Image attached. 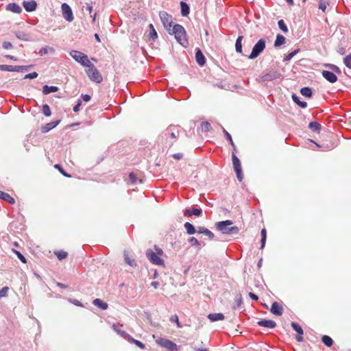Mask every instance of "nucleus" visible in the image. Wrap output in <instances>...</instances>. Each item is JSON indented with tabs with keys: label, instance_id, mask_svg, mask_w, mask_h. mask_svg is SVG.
Returning a JSON list of instances; mask_svg holds the SVG:
<instances>
[{
	"label": "nucleus",
	"instance_id": "nucleus-18",
	"mask_svg": "<svg viewBox=\"0 0 351 351\" xmlns=\"http://www.w3.org/2000/svg\"><path fill=\"white\" fill-rule=\"evenodd\" d=\"M196 62L199 66H204L205 64V57L199 49H196L195 52Z\"/></svg>",
	"mask_w": 351,
	"mask_h": 351
},
{
	"label": "nucleus",
	"instance_id": "nucleus-16",
	"mask_svg": "<svg viewBox=\"0 0 351 351\" xmlns=\"http://www.w3.org/2000/svg\"><path fill=\"white\" fill-rule=\"evenodd\" d=\"M322 73V76L330 83H335L337 80V77L336 75L331 71H323Z\"/></svg>",
	"mask_w": 351,
	"mask_h": 351
},
{
	"label": "nucleus",
	"instance_id": "nucleus-53",
	"mask_svg": "<svg viewBox=\"0 0 351 351\" xmlns=\"http://www.w3.org/2000/svg\"><path fill=\"white\" fill-rule=\"evenodd\" d=\"M38 73L36 72H33L25 75L24 79H34L38 77Z\"/></svg>",
	"mask_w": 351,
	"mask_h": 351
},
{
	"label": "nucleus",
	"instance_id": "nucleus-23",
	"mask_svg": "<svg viewBox=\"0 0 351 351\" xmlns=\"http://www.w3.org/2000/svg\"><path fill=\"white\" fill-rule=\"evenodd\" d=\"M93 304L102 310H106L108 307V304L99 298L95 299Z\"/></svg>",
	"mask_w": 351,
	"mask_h": 351
},
{
	"label": "nucleus",
	"instance_id": "nucleus-2",
	"mask_svg": "<svg viewBox=\"0 0 351 351\" xmlns=\"http://www.w3.org/2000/svg\"><path fill=\"white\" fill-rule=\"evenodd\" d=\"M85 68L86 73L92 82L99 84L103 81L101 74L91 62Z\"/></svg>",
	"mask_w": 351,
	"mask_h": 351
},
{
	"label": "nucleus",
	"instance_id": "nucleus-1",
	"mask_svg": "<svg viewBox=\"0 0 351 351\" xmlns=\"http://www.w3.org/2000/svg\"><path fill=\"white\" fill-rule=\"evenodd\" d=\"M233 224L230 220L219 221L216 223V228L218 230L224 234H237L239 233V229L237 226H231Z\"/></svg>",
	"mask_w": 351,
	"mask_h": 351
},
{
	"label": "nucleus",
	"instance_id": "nucleus-8",
	"mask_svg": "<svg viewBox=\"0 0 351 351\" xmlns=\"http://www.w3.org/2000/svg\"><path fill=\"white\" fill-rule=\"evenodd\" d=\"M181 128L178 125H170L165 132V135L171 139H177L180 135Z\"/></svg>",
	"mask_w": 351,
	"mask_h": 351
},
{
	"label": "nucleus",
	"instance_id": "nucleus-14",
	"mask_svg": "<svg viewBox=\"0 0 351 351\" xmlns=\"http://www.w3.org/2000/svg\"><path fill=\"white\" fill-rule=\"evenodd\" d=\"M270 311L275 315L280 316L283 313V308L281 304H280L277 302H274L271 304V307L270 308Z\"/></svg>",
	"mask_w": 351,
	"mask_h": 351
},
{
	"label": "nucleus",
	"instance_id": "nucleus-11",
	"mask_svg": "<svg viewBox=\"0 0 351 351\" xmlns=\"http://www.w3.org/2000/svg\"><path fill=\"white\" fill-rule=\"evenodd\" d=\"M257 325L261 327L274 328L276 326V323L271 319H263L257 322Z\"/></svg>",
	"mask_w": 351,
	"mask_h": 351
},
{
	"label": "nucleus",
	"instance_id": "nucleus-29",
	"mask_svg": "<svg viewBox=\"0 0 351 351\" xmlns=\"http://www.w3.org/2000/svg\"><path fill=\"white\" fill-rule=\"evenodd\" d=\"M184 228L186 230V233L189 235L193 234L197 232L195 227L189 222H186L184 224Z\"/></svg>",
	"mask_w": 351,
	"mask_h": 351
},
{
	"label": "nucleus",
	"instance_id": "nucleus-38",
	"mask_svg": "<svg viewBox=\"0 0 351 351\" xmlns=\"http://www.w3.org/2000/svg\"><path fill=\"white\" fill-rule=\"evenodd\" d=\"M54 51H55V49L53 47H42L40 49L38 53L40 56H43V55H46L49 52L54 53Z\"/></svg>",
	"mask_w": 351,
	"mask_h": 351
},
{
	"label": "nucleus",
	"instance_id": "nucleus-59",
	"mask_svg": "<svg viewBox=\"0 0 351 351\" xmlns=\"http://www.w3.org/2000/svg\"><path fill=\"white\" fill-rule=\"evenodd\" d=\"M82 98L84 101H89L90 100V96L89 95L85 94L82 95Z\"/></svg>",
	"mask_w": 351,
	"mask_h": 351
},
{
	"label": "nucleus",
	"instance_id": "nucleus-41",
	"mask_svg": "<svg viewBox=\"0 0 351 351\" xmlns=\"http://www.w3.org/2000/svg\"><path fill=\"white\" fill-rule=\"evenodd\" d=\"M149 27L150 29V32L149 34V38H151L152 40H155L157 38V32L155 30L154 25L152 24H150L149 25Z\"/></svg>",
	"mask_w": 351,
	"mask_h": 351
},
{
	"label": "nucleus",
	"instance_id": "nucleus-26",
	"mask_svg": "<svg viewBox=\"0 0 351 351\" xmlns=\"http://www.w3.org/2000/svg\"><path fill=\"white\" fill-rule=\"evenodd\" d=\"M124 258H125V261L126 263L128 265H130L132 267H136L137 266L136 261L134 259L132 258L131 257H130L129 253L126 251L124 252Z\"/></svg>",
	"mask_w": 351,
	"mask_h": 351
},
{
	"label": "nucleus",
	"instance_id": "nucleus-50",
	"mask_svg": "<svg viewBox=\"0 0 351 351\" xmlns=\"http://www.w3.org/2000/svg\"><path fill=\"white\" fill-rule=\"evenodd\" d=\"M170 321L171 322L176 323L178 328H181L182 327V326H181V324H180V323L179 322L178 316L177 315H174L171 316V318H170Z\"/></svg>",
	"mask_w": 351,
	"mask_h": 351
},
{
	"label": "nucleus",
	"instance_id": "nucleus-37",
	"mask_svg": "<svg viewBox=\"0 0 351 351\" xmlns=\"http://www.w3.org/2000/svg\"><path fill=\"white\" fill-rule=\"evenodd\" d=\"M329 5V0H319V9L325 12L327 6Z\"/></svg>",
	"mask_w": 351,
	"mask_h": 351
},
{
	"label": "nucleus",
	"instance_id": "nucleus-34",
	"mask_svg": "<svg viewBox=\"0 0 351 351\" xmlns=\"http://www.w3.org/2000/svg\"><path fill=\"white\" fill-rule=\"evenodd\" d=\"M54 254L60 261L65 259L68 256V253L63 250L55 251Z\"/></svg>",
	"mask_w": 351,
	"mask_h": 351
},
{
	"label": "nucleus",
	"instance_id": "nucleus-31",
	"mask_svg": "<svg viewBox=\"0 0 351 351\" xmlns=\"http://www.w3.org/2000/svg\"><path fill=\"white\" fill-rule=\"evenodd\" d=\"M243 36H239L237 38V39L236 40V43H235L236 51L239 53H242V40H243Z\"/></svg>",
	"mask_w": 351,
	"mask_h": 351
},
{
	"label": "nucleus",
	"instance_id": "nucleus-58",
	"mask_svg": "<svg viewBox=\"0 0 351 351\" xmlns=\"http://www.w3.org/2000/svg\"><path fill=\"white\" fill-rule=\"evenodd\" d=\"M82 105V101H79L78 103L73 107V111L77 112L80 110V108Z\"/></svg>",
	"mask_w": 351,
	"mask_h": 351
},
{
	"label": "nucleus",
	"instance_id": "nucleus-36",
	"mask_svg": "<svg viewBox=\"0 0 351 351\" xmlns=\"http://www.w3.org/2000/svg\"><path fill=\"white\" fill-rule=\"evenodd\" d=\"M300 93L304 96V97H312V90L310 88L308 87H304V88H302L301 90H300Z\"/></svg>",
	"mask_w": 351,
	"mask_h": 351
},
{
	"label": "nucleus",
	"instance_id": "nucleus-55",
	"mask_svg": "<svg viewBox=\"0 0 351 351\" xmlns=\"http://www.w3.org/2000/svg\"><path fill=\"white\" fill-rule=\"evenodd\" d=\"M298 52V50H295L290 53H289L286 58H285V60H289L290 59H291Z\"/></svg>",
	"mask_w": 351,
	"mask_h": 351
},
{
	"label": "nucleus",
	"instance_id": "nucleus-60",
	"mask_svg": "<svg viewBox=\"0 0 351 351\" xmlns=\"http://www.w3.org/2000/svg\"><path fill=\"white\" fill-rule=\"evenodd\" d=\"M173 157L176 159V160H180L181 158H182L183 157V155L182 154H180V153H178V154H175L173 155Z\"/></svg>",
	"mask_w": 351,
	"mask_h": 351
},
{
	"label": "nucleus",
	"instance_id": "nucleus-46",
	"mask_svg": "<svg viewBox=\"0 0 351 351\" xmlns=\"http://www.w3.org/2000/svg\"><path fill=\"white\" fill-rule=\"evenodd\" d=\"M278 24L279 28L282 32H288V28H287V25L285 23L283 20L281 19V20L278 21Z\"/></svg>",
	"mask_w": 351,
	"mask_h": 351
},
{
	"label": "nucleus",
	"instance_id": "nucleus-39",
	"mask_svg": "<svg viewBox=\"0 0 351 351\" xmlns=\"http://www.w3.org/2000/svg\"><path fill=\"white\" fill-rule=\"evenodd\" d=\"M322 341L328 347H330L333 343L332 339L328 335H324Z\"/></svg>",
	"mask_w": 351,
	"mask_h": 351
},
{
	"label": "nucleus",
	"instance_id": "nucleus-54",
	"mask_svg": "<svg viewBox=\"0 0 351 351\" xmlns=\"http://www.w3.org/2000/svg\"><path fill=\"white\" fill-rule=\"evenodd\" d=\"M129 178H130V182L132 184H136V183L137 178H136V175L134 173H130Z\"/></svg>",
	"mask_w": 351,
	"mask_h": 351
},
{
	"label": "nucleus",
	"instance_id": "nucleus-40",
	"mask_svg": "<svg viewBox=\"0 0 351 351\" xmlns=\"http://www.w3.org/2000/svg\"><path fill=\"white\" fill-rule=\"evenodd\" d=\"M261 249H263L265 247V242H266V238H267V231H266L265 228H263L261 230Z\"/></svg>",
	"mask_w": 351,
	"mask_h": 351
},
{
	"label": "nucleus",
	"instance_id": "nucleus-43",
	"mask_svg": "<svg viewBox=\"0 0 351 351\" xmlns=\"http://www.w3.org/2000/svg\"><path fill=\"white\" fill-rule=\"evenodd\" d=\"M54 167L58 169L64 176L66 178H71V176L70 174H68L66 172L64 171L62 166L59 164H56L54 165Z\"/></svg>",
	"mask_w": 351,
	"mask_h": 351
},
{
	"label": "nucleus",
	"instance_id": "nucleus-47",
	"mask_svg": "<svg viewBox=\"0 0 351 351\" xmlns=\"http://www.w3.org/2000/svg\"><path fill=\"white\" fill-rule=\"evenodd\" d=\"M14 253L17 256V257L20 259V261L23 263H27V259L25 257L19 252L15 250H13Z\"/></svg>",
	"mask_w": 351,
	"mask_h": 351
},
{
	"label": "nucleus",
	"instance_id": "nucleus-4",
	"mask_svg": "<svg viewBox=\"0 0 351 351\" xmlns=\"http://www.w3.org/2000/svg\"><path fill=\"white\" fill-rule=\"evenodd\" d=\"M70 56L84 67H86L90 62L87 55L81 51L72 50L70 51Z\"/></svg>",
	"mask_w": 351,
	"mask_h": 351
},
{
	"label": "nucleus",
	"instance_id": "nucleus-33",
	"mask_svg": "<svg viewBox=\"0 0 351 351\" xmlns=\"http://www.w3.org/2000/svg\"><path fill=\"white\" fill-rule=\"evenodd\" d=\"M285 38L284 36L281 34H278L274 43L275 47H280L282 45L285 44Z\"/></svg>",
	"mask_w": 351,
	"mask_h": 351
},
{
	"label": "nucleus",
	"instance_id": "nucleus-30",
	"mask_svg": "<svg viewBox=\"0 0 351 351\" xmlns=\"http://www.w3.org/2000/svg\"><path fill=\"white\" fill-rule=\"evenodd\" d=\"M181 14L184 16H186L189 14V7L188 4L184 1L180 2Z\"/></svg>",
	"mask_w": 351,
	"mask_h": 351
},
{
	"label": "nucleus",
	"instance_id": "nucleus-52",
	"mask_svg": "<svg viewBox=\"0 0 351 351\" xmlns=\"http://www.w3.org/2000/svg\"><path fill=\"white\" fill-rule=\"evenodd\" d=\"M8 290L9 288L8 287H4L0 289V298L5 297L8 294Z\"/></svg>",
	"mask_w": 351,
	"mask_h": 351
},
{
	"label": "nucleus",
	"instance_id": "nucleus-22",
	"mask_svg": "<svg viewBox=\"0 0 351 351\" xmlns=\"http://www.w3.org/2000/svg\"><path fill=\"white\" fill-rule=\"evenodd\" d=\"M208 318L211 322H217L220 320H223L225 319V317L223 313H210L208 315Z\"/></svg>",
	"mask_w": 351,
	"mask_h": 351
},
{
	"label": "nucleus",
	"instance_id": "nucleus-7",
	"mask_svg": "<svg viewBox=\"0 0 351 351\" xmlns=\"http://www.w3.org/2000/svg\"><path fill=\"white\" fill-rule=\"evenodd\" d=\"M232 158L233 167L236 172L237 178L239 182H241L243 180V174L241 162L234 154H232Z\"/></svg>",
	"mask_w": 351,
	"mask_h": 351
},
{
	"label": "nucleus",
	"instance_id": "nucleus-25",
	"mask_svg": "<svg viewBox=\"0 0 351 351\" xmlns=\"http://www.w3.org/2000/svg\"><path fill=\"white\" fill-rule=\"evenodd\" d=\"M7 10L17 14L21 13L22 11L21 7L14 3H9L7 5Z\"/></svg>",
	"mask_w": 351,
	"mask_h": 351
},
{
	"label": "nucleus",
	"instance_id": "nucleus-61",
	"mask_svg": "<svg viewBox=\"0 0 351 351\" xmlns=\"http://www.w3.org/2000/svg\"><path fill=\"white\" fill-rule=\"evenodd\" d=\"M249 296H250L252 300H258V297L256 294H254V293H252V292H250V293H249Z\"/></svg>",
	"mask_w": 351,
	"mask_h": 351
},
{
	"label": "nucleus",
	"instance_id": "nucleus-6",
	"mask_svg": "<svg viewBox=\"0 0 351 351\" xmlns=\"http://www.w3.org/2000/svg\"><path fill=\"white\" fill-rule=\"evenodd\" d=\"M156 343L161 347L166 348L169 351H178L177 345L169 339L159 338L158 339L156 340Z\"/></svg>",
	"mask_w": 351,
	"mask_h": 351
},
{
	"label": "nucleus",
	"instance_id": "nucleus-5",
	"mask_svg": "<svg viewBox=\"0 0 351 351\" xmlns=\"http://www.w3.org/2000/svg\"><path fill=\"white\" fill-rule=\"evenodd\" d=\"M265 40L264 39H260L253 47L252 51L250 55L248 56V58L254 59L257 58L260 55V53L265 49Z\"/></svg>",
	"mask_w": 351,
	"mask_h": 351
},
{
	"label": "nucleus",
	"instance_id": "nucleus-45",
	"mask_svg": "<svg viewBox=\"0 0 351 351\" xmlns=\"http://www.w3.org/2000/svg\"><path fill=\"white\" fill-rule=\"evenodd\" d=\"M201 128L202 131H209L211 130L210 123L208 121H204L201 123Z\"/></svg>",
	"mask_w": 351,
	"mask_h": 351
},
{
	"label": "nucleus",
	"instance_id": "nucleus-62",
	"mask_svg": "<svg viewBox=\"0 0 351 351\" xmlns=\"http://www.w3.org/2000/svg\"><path fill=\"white\" fill-rule=\"evenodd\" d=\"M151 285H152L154 289H158V287H159L160 284H159V282H157V281H154V282H152L151 283Z\"/></svg>",
	"mask_w": 351,
	"mask_h": 351
},
{
	"label": "nucleus",
	"instance_id": "nucleus-17",
	"mask_svg": "<svg viewBox=\"0 0 351 351\" xmlns=\"http://www.w3.org/2000/svg\"><path fill=\"white\" fill-rule=\"evenodd\" d=\"M160 18L164 26L170 29V27H172L171 17L167 13L164 12L160 14Z\"/></svg>",
	"mask_w": 351,
	"mask_h": 351
},
{
	"label": "nucleus",
	"instance_id": "nucleus-19",
	"mask_svg": "<svg viewBox=\"0 0 351 351\" xmlns=\"http://www.w3.org/2000/svg\"><path fill=\"white\" fill-rule=\"evenodd\" d=\"M197 232L207 236L210 239H213L215 237L214 234L210 230L203 226L198 227Z\"/></svg>",
	"mask_w": 351,
	"mask_h": 351
},
{
	"label": "nucleus",
	"instance_id": "nucleus-10",
	"mask_svg": "<svg viewBox=\"0 0 351 351\" xmlns=\"http://www.w3.org/2000/svg\"><path fill=\"white\" fill-rule=\"evenodd\" d=\"M146 255L151 263L157 265H162L164 264L163 260L155 252L152 250H148L146 252Z\"/></svg>",
	"mask_w": 351,
	"mask_h": 351
},
{
	"label": "nucleus",
	"instance_id": "nucleus-3",
	"mask_svg": "<svg viewBox=\"0 0 351 351\" xmlns=\"http://www.w3.org/2000/svg\"><path fill=\"white\" fill-rule=\"evenodd\" d=\"M172 32L177 41L181 45L186 47L188 44V41L184 27L180 25H173Z\"/></svg>",
	"mask_w": 351,
	"mask_h": 351
},
{
	"label": "nucleus",
	"instance_id": "nucleus-35",
	"mask_svg": "<svg viewBox=\"0 0 351 351\" xmlns=\"http://www.w3.org/2000/svg\"><path fill=\"white\" fill-rule=\"evenodd\" d=\"M292 99L293 101L295 104H297L300 107L304 108L307 106V103L306 101H301L296 95H293Z\"/></svg>",
	"mask_w": 351,
	"mask_h": 351
},
{
	"label": "nucleus",
	"instance_id": "nucleus-63",
	"mask_svg": "<svg viewBox=\"0 0 351 351\" xmlns=\"http://www.w3.org/2000/svg\"><path fill=\"white\" fill-rule=\"evenodd\" d=\"M86 8L88 10L89 13L90 14L93 11V6L89 3H86Z\"/></svg>",
	"mask_w": 351,
	"mask_h": 351
},
{
	"label": "nucleus",
	"instance_id": "nucleus-12",
	"mask_svg": "<svg viewBox=\"0 0 351 351\" xmlns=\"http://www.w3.org/2000/svg\"><path fill=\"white\" fill-rule=\"evenodd\" d=\"M25 69L24 66H12V65H6L1 64L0 65V70L5 71H16L19 72Z\"/></svg>",
	"mask_w": 351,
	"mask_h": 351
},
{
	"label": "nucleus",
	"instance_id": "nucleus-57",
	"mask_svg": "<svg viewBox=\"0 0 351 351\" xmlns=\"http://www.w3.org/2000/svg\"><path fill=\"white\" fill-rule=\"evenodd\" d=\"M3 47L5 49H8L12 47V45L10 42H3Z\"/></svg>",
	"mask_w": 351,
	"mask_h": 351
},
{
	"label": "nucleus",
	"instance_id": "nucleus-24",
	"mask_svg": "<svg viewBox=\"0 0 351 351\" xmlns=\"http://www.w3.org/2000/svg\"><path fill=\"white\" fill-rule=\"evenodd\" d=\"M0 198L7 201L11 204H14L15 203V199L11 197L8 193L0 191Z\"/></svg>",
	"mask_w": 351,
	"mask_h": 351
},
{
	"label": "nucleus",
	"instance_id": "nucleus-21",
	"mask_svg": "<svg viewBox=\"0 0 351 351\" xmlns=\"http://www.w3.org/2000/svg\"><path fill=\"white\" fill-rule=\"evenodd\" d=\"M23 7L27 12L34 11L36 8V3L34 1H24Z\"/></svg>",
	"mask_w": 351,
	"mask_h": 351
},
{
	"label": "nucleus",
	"instance_id": "nucleus-64",
	"mask_svg": "<svg viewBox=\"0 0 351 351\" xmlns=\"http://www.w3.org/2000/svg\"><path fill=\"white\" fill-rule=\"evenodd\" d=\"M5 57H6L7 58H9V59H10V60H14V61H16V60H17V58H15V57H14V56H10V55H7V56H5Z\"/></svg>",
	"mask_w": 351,
	"mask_h": 351
},
{
	"label": "nucleus",
	"instance_id": "nucleus-49",
	"mask_svg": "<svg viewBox=\"0 0 351 351\" xmlns=\"http://www.w3.org/2000/svg\"><path fill=\"white\" fill-rule=\"evenodd\" d=\"M343 62L347 67L351 69V54L344 58Z\"/></svg>",
	"mask_w": 351,
	"mask_h": 351
},
{
	"label": "nucleus",
	"instance_id": "nucleus-27",
	"mask_svg": "<svg viewBox=\"0 0 351 351\" xmlns=\"http://www.w3.org/2000/svg\"><path fill=\"white\" fill-rule=\"evenodd\" d=\"M280 74L276 72L267 73L264 75L262 77L263 81H272L278 77H279Z\"/></svg>",
	"mask_w": 351,
	"mask_h": 351
},
{
	"label": "nucleus",
	"instance_id": "nucleus-48",
	"mask_svg": "<svg viewBox=\"0 0 351 351\" xmlns=\"http://www.w3.org/2000/svg\"><path fill=\"white\" fill-rule=\"evenodd\" d=\"M129 340L141 349H144L145 348V344L138 340H136L133 338H130Z\"/></svg>",
	"mask_w": 351,
	"mask_h": 351
},
{
	"label": "nucleus",
	"instance_id": "nucleus-20",
	"mask_svg": "<svg viewBox=\"0 0 351 351\" xmlns=\"http://www.w3.org/2000/svg\"><path fill=\"white\" fill-rule=\"evenodd\" d=\"M202 213V209L199 208H192V209H186L184 210V215L189 217L191 215H195L197 217H199Z\"/></svg>",
	"mask_w": 351,
	"mask_h": 351
},
{
	"label": "nucleus",
	"instance_id": "nucleus-15",
	"mask_svg": "<svg viewBox=\"0 0 351 351\" xmlns=\"http://www.w3.org/2000/svg\"><path fill=\"white\" fill-rule=\"evenodd\" d=\"M60 121L58 120V121H52V122L48 123L47 124H45L41 126L40 131L43 133H47V132H49L51 130H52L53 128H54L55 127H56L60 123Z\"/></svg>",
	"mask_w": 351,
	"mask_h": 351
},
{
	"label": "nucleus",
	"instance_id": "nucleus-32",
	"mask_svg": "<svg viewBox=\"0 0 351 351\" xmlns=\"http://www.w3.org/2000/svg\"><path fill=\"white\" fill-rule=\"evenodd\" d=\"M308 128L313 132H319L321 130V125L316 121L310 122Z\"/></svg>",
	"mask_w": 351,
	"mask_h": 351
},
{
	"label": "nucleus",
	"instance_id": "nucleus-13",
	"mask_svg": "<svg viewBox=\"0 0 351 351\" xmlns=\"http://www.w3.org/2000/svg\"><path fill=\"white\" fill-rule=\"evenodd\" d=\"M291 327L293 328V329L295 331H296L298 332V334L296 336V340L298 342L303 341L302 335L304 334V332H303V330H302V327L298 324H297L295 322H291Z\"/></svg>",
	"mask_w": 351,
	"mask_h": 351
},
{
	"label": "nucleus",
	"instance_id": "nucleus-42",
	"mask_svg": "<svg viewBox=\"0 0 351 351\" xmlns=\"http://www.w3.org/2000/svg\"><path fill=\"white\" fill-rule=\"evenodd\" d=\"M16 36L19 39H21L23 40H28V35L23 32L19 31V32H16Z\"/></svg>",
	"mask_w": 351,
	"mask_h": 351
},
{
	"label": "nucleus",
	"instance_id": "nucleus-51",
	"mask_svg": "<svg viewBox=\"0 0 351 351\" xmlns=\"http://www.w3.org/2000/svg\"><path fill=\"white\" fill-rule=\"evenodd\" d=\"M189 242L191 243V245L199 247L200 246L199 241L194 237H192L189 239Z\"/></svg>",
	"mask_w": 351,
	"mask_h": 351
},
{
	"label": "nucleus",
	"instance_id": "nucleus-56",
	"mask_svg": "<svg viewBox=\"0 0 351 351\" xmlns=\"http://www.w3.org/2000/svg\"><path fill=\"white\" fill-rule=\"evenodd\" d=\"M222 130H223V132L225 134V136L226 138L229 141H232V136L226 130L225 128H222Z\"/></svg>",
	"mask_w": 351,
	"mask_h": 351
},
{
	"label": "nucleus",
	"instance_id": "nucleus-9",
	"mask_svg": "<svg viewBox=\"0 0 351 351\" xmlns=\"http://www.w3.org/2000/svg\"><path fill=\"white\" fill-rule=\"evenodd\" d=\"M62 16L65 20L69 22L73 21L74 17L71 7L66 3H64L61 5Z\"/></svg>",
	"mask_w": 351,
	"mask_h": 351
},
{
	"label": "nucleus",
	"instance_id": "nucleus-28",
	"mask_svg": "<svg viewBox=\"0 0 351 351\" xmlns=\"http://www.w3.org/2000/svg\"><path fill=\"white\" fill-rule=\"evenodd\" d=\"M58 90V88L57 86H49L47 85H45L43 88V93L45 95H48L51 93H56Z\"/></svg>",
	"mask_w": 351,
	"mask_h": 351
},
{
	"label": "nucleus",
	"instance_id": "nucleus-44",
	"mask_svg": "<svg viewBox=\"0 0 351 351\" xmlns=\"http://www.w3.org/2000/svg\"><path fill=\"white\" fill-rule=\"evenodd\" d=\"M43 113L46 116V117H49L51 116V109H50V107L49 106V105L47 104H44L43 106Z\"/></svg>",
	"mask_w": 351,
	"mask_h": 351
}]
</instances>
